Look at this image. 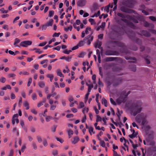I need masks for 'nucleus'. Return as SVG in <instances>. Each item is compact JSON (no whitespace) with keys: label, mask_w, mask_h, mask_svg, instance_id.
Listing matches in <instances>:
<instances>
[{"label":"nucleus","mask_w":156,"mask_h":156,"mask_svg":"<svg viewBox=\"0 0 156 156\" xmlns=\"http://www.w3.org/2000/svg\"><path fill=\"white\" fill-rule=\"evenodd\" d=\"M130 91L126 93V91L123 90L120 93L118 94V98L116 99V102L118 104L125 103L127 100V96L130 93Z\"/></svg>","instance_id":"1"},{"label":"nucleus","mask_w":156,"mask_h":156,"mask_svg":"<svg viewBox=\"0 0 156 156\" xmlns=\"http://www.w3.org/2000/svg\"><path fill=\"white\" fill-rule=\"evenodd\" d=\"M147 116L146 114L142 113L138 115L136 117V121L139 123H141L142 125H144L147 122Z\"/></svg>","instance_id":"2"},{"label":"nucleus","mask_w":156,"mask_h":156,"mask_svg":"<svg viewBox=\"0 0 156 156\" xmlns=\"http://www.w3.org/2000/svg\"><path fill=\"white\" fill-rule=\"evenodd\" d=\"M142 110L141 105L140 103H137L133 105L131 108V112L134 116L136 115L137 114L140 112Z\"/></svg>","instance_id":"3"},{"label":"nucleus","mask_w":156,"mask_h":156,"mask_svg":"<svg viewBox=\"0 0 156 156\" xmlns=\"http://www.w3.org/2000/svg\"><path fill=\"white\" fill-rule=\"evenodd\" d=\"M93 36L91 35H89L86 37L84 39V41H86L87 44L90 45L91 42L93 41Z\"/></svg>","instance_id":"4"},{"label":"nucleus","mask_w":156,"mask_h":156,"mask_svg":"<svg viewBox=\"0 0 156 156\" xmlns=\"http://www.w3.org/2000/svg\"><path fill=\"white\" fill-rule=\"evenodd\" d=\"M32 44V41H22L20 44V46L23 47H27L28 45H30Z\"/></svg>","instance_id":"5"},{"label":"nucleus","mask_w":156,"mask_h":156,"mask_svg":"<svg viewBox=\"0 0 156 156\" xmlns=\"http://www.w3.org/2000/svg\"><path fill=\"white\" fill-rule=\"evenodd\" d=\"M120 10L122 12L127 13H131L134 12L133 10L128 9L124 6H121Z\"/></svg>","instance_id":"6"},{"label":"nucleus","mask_w":156,"mask_h":156,"mask_svg":"<svg viewBox=\"0 0 156 156\" xmlns=\"http://www.w3.org/2000/svg\"><path fill=\"white\" fill-rule=\"evenodd\" d=\"M86 3V0H80L77 2V5L79 6L82 7L85 5Z\"/></svg>","instance_id":"7"},{"label":"nucleus","mask_w":156,"mask_h":156,"mask_svg":"<svg viewBox=\"0 0 156 156\" xmlns=\"http://www.w3.org/2000/svg\"><path fill=\"white\" fill-rule=\"evenodd\" d=\"M117 15L118 16L121 17L123 19L127 18L130 20H133L132 17L129 15H127L126 16L120 13H117Z\"/></svg>","instance_id":"8"},{"label":"nucleus","mask_w":156,"mask_h":156,"mask_svg":"<svg viewBox=\"0 0 156 156\" xmlns=\"http://www.w3.org/2000/svg\"><path fill=\"white\" fill-rule=\"evenodd\" d=\"M98 8V4L96 3H95L93 4L92 6L90 8V9L92 12H94Z\"/></svg>","instance_id":"9"},{"label":"nucleus","mask_w":156,"mask_h":156,"mask_svg":"<svg viewBox=\"0 0 156 156\" xmlns=\"http://www.w3.org/2000/svg\"><path fill=\"white\" fill-rule=\"evenodd\" d=\"M105 54L106 55H114V52L111 50H107L105 51Z\"/></svg>","instance_id":"10"},{"label":"nucleus","mask_w":156,"mask_h":156,"mask_svg":"<svg viewBox=\"0 0 156 156\" xmlns=\"http://www.w3.org/2000/svg\"><path fill=\"white\" fill-rule=\"evenodd\" d=\"M121 20L124 22L128 23L129 26L133 28H134V26L132 23H130L127 20L125 19H121Z\"/></svg>","instance_id":"11"},{"label":"nucleus","mask_w":156,"mask_h":156,"mask_svg":"<svg viewBox=\"0 0 156 156\" xmlns=\"http://www.w3.org/2000/svg\"><path fill=\"white\" fill-rule=\"evenodd\" d=\"M113 44H115L116 45L119 46L120 47H123L124 46L123 44L116 41H114L113 42Z\"/></svg>","instance_id":"12"},{"label":"nucleus","mask_w":156,"mask_h":156,"mask_svg":"<svg viewBox=\"0 0 156 156\" xmlns=\"http://www.w3.org/2000/svg\"><path fill=\"white\" fill-rule=\"evenodd\" d=\"M72 57L71 56H68V57H66L65 56L62 57L60 58V59H65L66 61L69 62H70L71 59Z\"/></svg>","instance_id":"13"},{"label":"nucleus","mask_w":156,"mask_h":156,"mask_svg":"<svg viewBox=\"0 0 156 156\" xmlns=\"http://www.w3.org/2000/svg\"><path fill=\"white\" fill-rule=\"evenodd\" d=\"M141 33L142 35L147 37L150 36V34L147 31L145 30H142L141 32Z\"/></svg>","instance_id":"14"},{"label":"nucleus","mask_w":156,"mask_h":156,"mask_svg":"<svg viewBox=\"0 0 156 156\" xmlns=\"http://www.w3.org/2000/svg\"><path fill=\"white\" fill-rule=\"evenodd\" d=\"M20 41V40L18 39V38H16L14 40V45L15 47H19V46L17 45V44L19 43Z\"/></svg>","instance_id":"15"},{"label":"nucleus","mask_w":156,"mask_h":156,"mask_svg":"<svg viewBox=\"0 0 156 156\" xmlns=\"http://www.w3.org/2000/svg\"><path fill=\"white\" fill-rule=\"evenodd\" d=\"M46 98H44L42 101L40 102L37 104V107L39 108L42 105H43V103H45L46 102Z\"/></svg>","instance_id":"16"},{"label":"nucleus","mask_w":156,"mask_h":156,"mask_svg":"<svg viewBox=\"0 0 156 156\" xmlns=\"http://www.w3.org/2000/svg\"><path fill=\"white\" fill-rule=\"evenodd\" d=\"M102 103L104 105V106L107 107L108 106V102L107 100L104 98H103L102 100Z\"/></svg>","instance_id":"17"},{"label":"nucleus","mask_w":156,"mask_h":156,"mask_svg":"<svg viewBox=\"0 0 156 156\" xmlns=\"http://www.w3.org/2000/svg\"><path fill=\"white\" fill-rule=\"evenodd\" d=\"M12 131L14 133H15L17 136H19V132L18 130H17V128L16 127H14L12 129Z\"/></svg>","instance_id":"18"},{"label":"nucleus","mask_w":156,"mask_h":156,"mask_svg":"<svg viewBox=\"0 0 156 156\" xmlns=\"http://www.w3.org/2000/svg\"><path fill=\"white\" fill-rule=\"evenodd\" d=\"M79 140V138L77 136L74 137L73 139V141L72 142V144H75L77 143L78 141Z\"/></svg>","instance_id":"19"},{"label":"nucleus","mask_w":156,"mask_h":156,"mask_svg":"<svg viewBox=\"0 0 156 156\" xmlns=\"http://www.w3.org/2000/svg\"><path fill=\"white\" fill-rule=\"evenodd\" d=\"M150 57L148 56L145 55L144 58L146 61L147 63L148 64H150Z\"/></svg>","instance_id":"20"},{"label":"nucleus","mask_w":156,"mask_h":156,"mask_svg":"<svg viewBox=\"0 0 156 156\" xmlns=\"http://www.w3.org/2000/svg\"><path fill=\"white\" fill-rule=\"evenodd\" d=\"M56 72L57 73V75L58 76H59L61 77H64V76L62 74L61 71L60 69H57L56 71Z\"/></svg>","instance_id":"21"},{"label":"nucleus","mask_w":156,"mask_h":156,"mask_svg":"<svg viewBox=\"0 0 156 156\" xmlns=\"http://www.w3.org/2000/svg\"><path fill=\"white\" fill-rule=\"evenodd\" d=\"M115 59V58L112 57H107L105 58V60L106 62L113 61Z\"/></svg>","instance_id":"22"},{"label":"nucleus","mask_w":156,"mask_h":156,"mask_svg":"<svg viewBox=\"0 0 156 156\" xmlns=\"http://www.w3.org/2000/svg\"><path fill=\"white\" fill-rule=\"evenodd\" d=\"M53 20L52 19H50L49 21H48L47 24V25L48 27L51 26L52 25L53 23Z\"/></svg>","instance_id":"23"},{"label":"nucleus","mask_w":156,"mask_h":156,"mask_svg":"<svg viewBox=\"0 0 156 156\" xmlns=\"http://www.w3.org/2000/svg\"><path fill=\"white\" fill-rule=\"evenodd\" d=\"M23 105L25 107H26V109L28 110L29 108V104L27 101L24 102Z\"/></svg>","instance_id":"24"},{"label":"nucleus","mask_w":156,"mask_h":156,"mask_svg":"<svg viewBox=\"0 0 156 156\" xmlns=\"http://www.w3.org/2000/svg\"><path fill=\"white\" fill-rule=\"evenodd\" d=\"M73 29V27L72 26H70L69 27L66 28V27H65L64 28V30L66 31V32H67L69 31V30L70 31H72Z\"/></svg>","instance_id":"25"},{"label":"nucleus","mask_w":156,"mask_h":156,"mask_svg":"<svg viewBox=\"0 0 156 156\" xmlns=\"http://www.w3.org/2000/svg\"><path fill=\"white\" fill-rule=\"evenodd\" d=\"M67 131L68 133L69 136L72 135H73V130H72L71 129H67Z\"/></svg>","instance_id":"26"},{"label":"nucleus","mask_w":156,"mask_h":156,"mask_svg":"<svg viewBox=\"0 0 156 156\" xmlns=\"http://www.w3.org/2000/svg\"><path fill=\"white\" fill-rule=\"evenodd\" d=\"M114 1L113 4L115 5V6L114 7L113 11H115L117 9V3L118 2V0H113Z\"/></svg>","instance_id":"27"},{"label":"nucleus","mask_w":156,"mask_h":156,"mask_svg":"<svg viewBox=\"0 0 156 156\" xmlns=\"http://www.w3.org/2000/svg\"><path fill=\"white\" fill-rule=\"evenodd\" d=\"M88 129L89 133L90 135H92V133H93L94 134L95 133L93 132L94 128L93 127H89L88 128Z\"/></svg>","instance_id":"28"},{"label":"nucleus","mask_w":156,"mask_h":156,"mask_svg":"<svg viewBox=\"0 0 156 156\" xmlns=\"http://www.w3.org/2000/svg\"><path fill=\"white\" fill-rule=\"evenodd\" d=\"M32 50H36V52L37 53L39 54H41L43 52V51H40V49L39 48H34Z\"/></svg>","instance_id":"29"},{"label":"nucleus","mask_w":156,"mask_h":156,"mask_svg":"<svg viewBox=\"0 0 156 156\" xmlns=\"http://www.w3.org/2000/svg\"><path fill=\"white\" fill-rule=\"evenodd\" d=\"M15 121L16 122V123H18L19 122V120L17 118H12V123L13 125H14L15 123Z\"/></svg>","instance_id":"30"},{"label":"nucleus","mask_w":156,"mask_h":156,"mask_svg":"<svg viewBox=\"0 0 156 156\" xmlns=\"http://www.w3.org/2000/svg\"><path fill=\"white\" fill-rule=\"evenodd\" d=\"M38 85L41 88H43L45 86V83L44 82H40L38 83Z\"/></svg>","instance_id":"31"},{"label":"nucleus","mask_w":156,"mask_h":156,"mask_svg":"<svg viewBox=\"0 0 156 156\" xmlns=\"http://www.w3.org/2000/svg\"><path fill=\"white\" fill-rule=\"evenodd\" d=\"M89 22L90 23L91 25H94L95 24L96 22L92 18H90L89 20Z\"/></svg>","instance_id":"32"},{"label":"nucleus","mask_w":156,"mask_h":156,"mask_svg":"<svg viewBox=\"0 0 156 156\" xmlns=\"http://www.w3.org/2000/svg\"><path fill=\"white\" fill-rule=\"evenodd\" d=\"M47 77L50 78V81L51 82L52 81V80L54 77V76L53 75L48 74L47 75Z\"/></svg>","instance_id":"33"},{"label":"nucleus","mask_w":156,"mask_h":156,"mask_svg":"<svg viewBox=\"0 0 156 156\" xmlns=\"http://www.w3.org/2000/svg\"><path fill=\"white\" fill-rule=\"evenodd\" d=\"M137 134L136 133H133L132 134H130L129 135V137L131 138H133L136 137L137 136Z\"/></svg>","instance_id":"34"},{"label":"nucleus","mask_w":156,"mask_h":156,"mask_svg":"<svg viewBox=\"0 0 156 156\" xmlns=\"http://www.w3.org/2000/svg\"><path fill=\"white\" fill-rule=\"evenodd\" d=\"M52 154L54 156L58 154V151L57 150H53L52 152Z\"/></svg>","instance_id":"35"},{"label":"nucleus","mask_w":156,"mask_h":156,"mask_svg":"<svg viewBox=\"0 0 156 156\" xmlns=\"http://www.w3.org/2000/svg\"><path fill=\"white\" fill-rule=\"evenodd\" d=\"M53 118L51 116H47L46 118V120L47 122H49L51 119H52Z\"/></svg>","instance_id":"36"},{"label":"nucleus","mask_w":156,"mask_h":156,"mask_svg":"<svg viewBox=\"0 0 156 156\" xmlns=\"http://www.w3.org/2000/svg\"><path fill=\"white\" fill-rule=\"evenodd\" d=\"M100 145L103 147H105V143L103 140L100 141Z\"/></svg>","instance_id":"37"},{"label":"nucleus","mask_w":156,"mask_h":156,"mask_svg":"<svg viewBox=\"0 0 156 156\" xmlns=\"http://www.w3.org/2000/svg\"><path fill=\"white\" fill-rule=\"evenodd\" d=\"M54 13V11L52 10L50 11L49 12V16L50 17H51L53 16Z\"/></svg>","instance_id":"38"},{"label":"nucleus","mask_w":156,"mask_h":156,"mask_svg":"<svg viewBox=\"0 0 156 156\" xmlns=\"http://www.w3.org/2000/svg\"><path fill=\"white\" fill-rule=\"evenodd\" d=\"M88 111H89V109H88V108L85 107L83 109V110L82 111V112H83V113L85 115V111H86L87 112H88Z\"/></svg>","instance_id":"39"},{"label":"nucleus","mask_w":156,"mask_h":156,"mask_svg":"<svg viewBox=\"0 0 156 156\" xmlns=\"http://www.w3.org/2000/svg\"><path fill=\"white\" fill-rule=\"evenodd\" d=\"M56 107V105H51L50 107V109L51 110H54Z\"/></svg>","instance_id":"40"},{"label":"nucleus","mask_w":156,"mask_h":156,"mask_svg":"<svg viewBox=\"0 0 156 156\" xmlns=\"http://www.w3.org/2000/svg\"><path fill=\"white\" fill-rule=\"evenodd\" d=\"M72 51L71 50H68L66 49L65 50L63 51V53L65 54H69V53L71 52Z\"/></svg>","instance_id":"41"},{"label":"nucleus","mask_w":156,"mask_h":156,"mask_svg":"<svg viewBox=\"0 0 156 156\" xmlns=\"http://www.w3.org/2000/svg\"><path fill=\"white\" fill-rule=\"evenodd\" d=\"M32 79L31 77L29 78V81L27 83L28 87H29L30 86V84L32 82Z\"/></svg>","instance_id":"42"},{"label":"nucleus","mask_w":156,"mask_h":156,"mask_svg":"<svg viewBox=\"0 0 156 156\" xmlns=\"http://www.w3.org/2000/svg\"><path fill=\"white\" fill-rule=\"evenodd\" d=\"M101 121V118L100 117V116L98 115H97V119L96 120V121L97 122L99 121Z\"/></svg>","instance_id":"43"},{"label":"nucleus","mask_w":156,"mask_h":156,"mask_svg":"<svg viewBox=\"0 0 156 156\" xmlns=\"http://www.w3.org/2000/svg\"><path fill=\"white\" fill-rule=\"evenodd\" d=\"M37 139L39 143H41L42 141V139L41 137L40 136H38L37 137Z\"/></svg>","instance_id":"44"},{"label":"nucleus","mask_w":156,"mask_h":156,"mask_svg":"<svg viewBox=\"0 0 156 156\" xmlns=\"http://www.w3.org/2000/svg\"><path fill=\"white\" fill-rule=\"evenodd\" d=\"M16 75L14 73H9L8 75L9 78L13 77L16 76Z\"/></svg>","instance_id":"45"},{"label":"nucleus","mask_w":156,"mask_h":156,"mask_svg":"<svg viewBox=\"0 0 156 156\" xmlns=\"http://www.w3.org/2000/svg\"><path fill=\"white\" fill-rule=\"evenodd\" d=\"M19 74L20 75H22L23 74L24 75H28L29 74L28 72H25L23 73L22 72H20L19 73Z\"/></svg>","instance_id":"46"},{"label":"nucleus","mask_w":156,"mask_h":156,"mask_svg":"<svg viewBox=\"0 0 156 156\" xmlns=\"http://www.w3.org/2000/svg\"><path fill=\"white\" fill-rule=\"evenodd\" d=\"M60 34L61 33L60 32L58 33H55L53 34L52 36L53 37H58Z\"/></svg>","instance_id":"47"},{"label":"nucleus","mask_w":156,"mask_h":156,"mask_svg":"<svg viewBox=\"0 0 156 156\" xmlns=\"http://www.w3.org/2000/svg\"><path fill=\"white\" fill-rule=\"evenodd\" d=\"M86 85L88 87V88L91 89L94 87V86L92 84H89L88 83H86Z\"/></svg>","instance_id":"48"},{"label":"nucleus","mask_w":156,"mask_h":156,"mask_svg":"<svg viewBox=\"0 0 156 156\" xmlns=\"http://www.w3.org/2000/svg\"><path fill=\"white\" fill-rule=\"evenodd\" d=\"M32 99L33 100H36L37 99V97L36 94H33L32 95Z\"/></svg>","instance_id":"49"},{"label":"nucleus","mask_w":156,"mask_h":156,"mask_svg":"<svg viewBox=\"0 0 156 156\" xmlns=\"http://www.w3.org/2000/svg\"><path fill=\"white\" fill-rule=\"evenodd\" d=\"M56 139L58 141H59L61 143H62L64 141L63 140L62 138H60L58 137H56Z\"/></svg>","instance_id":"50"},{"label":"nucleus","mask_w":156,"mask_h":156,"mask_svg":"<svg viewBox=\"0 0 156 156\" xmlns=\"http://www.w3.org/2000/svg\"><path fill=\"white\" fill-rule=\"evenodd\" d=\"M43 143L44 146L46 147L48 146V143L47 140L46 139H45L44 140Z\"/></svg>","instance_id":"51"},{"label":"nucleus","mask_w":156,"mask_h":156,"mask_svg":"<svg viewBox=\"0 0 156 156\" xmlns=\"http://www.w3.org/2000/svg\"><path fill=\"white\" fill-rule=\"evenodd\" d=\"M0 11H1L2 13H6L8 12V10H5L4 8H1L0 10Z\"/></svg>","instance_id":"52"},{"label":"nucleus","mask_w":156,"mask_h":156,"mask_svg":"<svg viewBox=\"0 0 156 156\" xmlns=\"http://www.w3.org/2000/svg\"><path fill=\"white\" fill-rule=\"evenodd\" d=\"M30 131L32 133H34L35 132V129L34 127L31 126L30 128Z\"/></svg>","instance_id":"53"},{"label":"nucleus","mask_w":156,"mask_h":156,"mask_svg":"<svg viewBox=\"0 0 156 156\" xmlns=\"http://www.w3.org/2000/svg\"><path fill=\"white\" fill-rule=\"evenodd\" d=\"M1 82L2 83H4L5 82L6 79L4 77H2L0 79Z\"/></svg>","instance_id":"54"},{"label":"nucleus","mask_w":156,"mask_h":156,"mask_svg":"<svg viewBox=\"0 0 156 156\" xmlns=\"http://www.w3.org/2000/svg\"><path fill=\"white\" fill-rule=\"evenodd\" d=\"M32 146L33 147V148L34 150H36L37 149V147L36 143L35 142H33Z\"/></svg>","instance_id":"55"},{"label":"nucleus","mask_w":156,"mask_h":156,"mask_svg":"<svg viewBox=\"0 0 156 156\" xmlns=\"http://www.w3.org/2000/svg\"><path fill=\"white\" fill-rule=\"evenodd\" d=\"M31 112L33 113L35 115L37 114V111L35 109H31Z\"/></svg>","instance_id":"56"},{"label":"nucleus","mask_w":156,"mask_h":156,"mask_svg":"<svg viewBox=\"0 0 156 156\" xmlns=\"http://www.w3.org/2000/svg\"><path fill=\"white\" fill-rule=\"evenodd\" d=\"M13 150H10L8 156H13Z\"/></svg>","instance_id":"57"},{"label":"nucleus","mask_w":156,"mask_h":156,"mask_svg":"<svg viewBox=\"0 0 156 156\" xmlns=\"http://www.w3.org/2000/svg\"><path fill=\"white\" fill-rule=\"evenodd\" d=\"M91 30V29L90 27H87L86 28V30H85V33L86 34H88L89 33L88 30Z\"/></svg>","instance_id":"58"},{"label":"nucleus","mask_w":156,"mask_h":156,"mask_svg":"<svg viewBox=\"0 0 156 156\" xmlns=\"http://www.w3.org/2000/svg\"><path fill=\"white\" fill-rule=\"evenodd\" d=\"M122 4L123 5L126 6L128 7L131 8L132 7L131 6L129 5L128 4H127L126 2H122Z\"/></svg>","instance_id":"59"},{"label":"nucleus","mask_w":156,"mask_h":156,"mask_svg":"<svg viewBox=\"0 0 156 156\" xmlns=\"http://www.w3.org/2000/svg\"><path fill=\"white\" fill-rule=\"evenodd\" d=\"M111 103L114 105H116V103L112 98H110Z\"/></svg>","instance_id":"60"},{"label":"nucleus","mask_w":156,"mask_h":156,"mask_svg":"<svg viewBox=\"0 0 156 156\" xmlns=\"http://www.w3.org/2000/svg\"><path fill=\"white\" fill-rule=\"evenodd\" d=\"M80 108H83L84 106V103L83 102H81L79 104Z\"/></svg>","instance_id":"61"},{"label":"nucleus","mask_w":156,"mask_h":156,"mask_svg":"<svg viewBox=\"0 0 156 156\" xmlns=\"http://www.w3.org/2000/svg\"><path fill=\"white\" fill-rule=\"evenodd\" d=\"M105 26V22H102L101 25L100 26V27L102 29L104 28Z\"/></svg>","instance_id":"62"},{"label":"nucleus","mask_w":156,"mask_h":156,"mask_svg":"<svg viewBox=\"0 0 156 156\" xmlns=\"http://www.w3.org/2000/svg\"><path fill=\"white\" fill-rule=\"evenodd\" d=\"M20 124L23 128L25 126L24 121L22 120H20Z\"/></svg>","instance_id":"63"},{"label":"nucleus","mask_w":156,"mask_h":156,"mask_svg":"<svg viewBox=\"0 0 156 156\" xmlns=\"http://www.w3.org/2000/svg\"><path fill=\"white\" fill-rule=\"evenodd\" d=\"M149 18L151 20L153 21H156V19L155 17L153 16H150L149 17Z\"/></svg>","instance_id":"64"}]
</instances>
